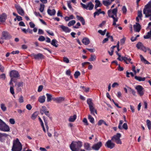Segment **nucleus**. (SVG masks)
<instances>
[{
	"label": "nucleus",
	"instance_id": "4468645a",
	"mask_svg": "<svg viewBox=\"0 0 151 151\" xmlns=\"http://www.w3.org/2000/svg\"><path fill=\"white\" fill-rule=\"evenodd\" d=\"M2 36L5 40H8L11 39L12 37V36L9 33L6 31H4L2 33Z\"/></svg>",
	"mask_w": 151,
	"mask_h": 151
},
{
	"label": "nucleus",
	"instance_id": "f704fd0d",
	"mask_svg": "<svg viewBox=\"0 0 151 151\" xmlns=\"http://www.w3.org/2000/svg\"><path fill=\"white\" fill-rule=\"evenodd\" d=\"M1 110L4 111H5L6 110V107L4 104L2 103L1 104Z\"/></svg>",
	"mask_w": 151,
	"mask_h": 151
},
{
	"label": "nucleus",
	"instance_id": "e433bc0d",
	"mask_svg": "<svg viewBox=\"0 0 151 151\" xmlns=\"http://www.w3.org/2000/svg\"><path fill=\"white\" fill-rule=\"evenodd\" d=\"M76 23V21L74 20H72L69 22L68 24V25L69 27H70Z\"/></svg>",
	"mask_w": 151,
	"mask_h": 151
},
{
	"label": "nucleus",
	"instance_id": "6e6552de",
	"mask_svg": "<svg viewBox=\"0 0 151 151\" xmlns=\"http://www.w3.org/2000/svg\"><path fill=\"white\" fill-rule=\"evenodd\" d=\"M9 76L11 78L14 79V78H17L19 76L18 72L14 70L11 71L9 73Z\"/></svg>",
	"mask_w": 151,
	"mask_h": 151
},
{
	"label": "nucleus",
	"instance_id": "39448f33",
	"mask_svg": "<svg viewBox=\"0 0 151 151\" xmlns=\"http://www.w3.org/2000/svg\"><path fill=\"white\" fill-rule=\"evenodd\" d=\"M121 135L120 133H118L112 137L111 140L115 142L117 144H121L122 143L120 138Z\"/></svg>",
	"mask_w": 151,
	"mask_h": 151
},
{
	"label": "nucleus",
	"instance_id": "864d4df0",
	"mask_svg": "<svg viewBox=\"0 0 151 151\" xmlns=\"http://www.w3.org/2000/svg\"><path fill=\"white\" fill-rule=\"evenodd\" d=\"M5 75L4 74H2L1 75H0V79L4 80L5 79Z\"/></svg>",
	"mask_w": 151,
	"mask_h": 151
},
{
	"label": "nucleus",
	"instance_id": "603ef678",
	"mask_svg": "<svg viewBox=\"0 0 151 151\" xmlns=\"http://www.w3.org/2000/svg\"><path fill=\"white\" fill-rule=\"evenodd\" d=\"M38 40L40 41H43L45 40V38L44 36H40Z\"/></svg>",
	"mask_w": 151,
	"mask_h": 151
},
{
	"label": "nucleus",
	"instance_id": "69168bd1",
	"mask_svg": "<svg viewBox=\"0 0 151 151\" xmlns=\"http://www.w3.org/2000/svg\"><path fill=\"white\" fill-rule=\"evenodd\" d=\"M9 122L12 124H14L15 123L14 120L13 119H9Z\"/></svg>",
	"mask_w": 151,
	"mask_h": 151
},
{
	"label": "nucleus",
	"instance_id": "c85d7f7f",
	"mask_svg": "<svg viewBox=\"0 0 151 151\" xmlns=\"http://www.w3.org/2000/svg\"><path fill=\"white\" fill-rule=\"evenodd\" d=\"M46 111V107L45 106H43L42 107V109L40 110V113L42 115Z\"/></svg>",
	"mask_w": 151,
	"mask_h": 151
},
{
	"label": "nucleus",
	"instance_id": "5fc2aeb1",
	"mask_svg": "<svg viewBox=\"0 0 151 151\" xmlns=\"http://www.w3.org/2000/svg\"><path fill=\"white\" fill-rule=\"evenodd\" d=\"M122 127V129H124L125 130H127L128 129V126L126 123H124Z\"/></svg>",
	"mask_w": 151,
	"mask_h": 151
},
{
	"label": "nucleus",
	"instance_id": "49530a36",
	"mask_svg": "<svg viewBox=\"0 0 151 151\" xmlns=\"http://www.w3.org/2000/svg\"><path fill=\"white\" fill-rule=\"evenodd\" d=\"M124 61L127 64H129V63L127 62V61L128 62H130L131 60V59L130 58H128L127 57H124Z\"/></svg>",
	"mask_w": 151,
	"mask_h": 151
},
{
	"label": "nucleus",
	"instance_id": "7ed1b4c3",
	"mask_svg": "<svg viewBox=\"0 0 151 151\" xmlns=\"http://www.w3.org/2000/svg\"><path fill=\"white\" fill-rule=\"evenodd\" d=\"M22 149V146L18 139L14 140L12 149V151H21Z\"/></svg>",
	"mask_w": 151,
	"mask_h": 151
},
{
	"label": "nucleus",
	"instance_id": "052dcab7",
	"mask_svg": "<svg viewBox=\"0 0 151 151\" xmlns=\"http://www.w3.org/2000/svg\"><path fill=\"white\" fill-rule=\"evenodd\" d=\"M26 108L28 110H30L32 108V106L31 104H27L26 106Z\"/></svg>",
	"mask_w": 151,
	"mask_h": 151
},
{
	"label": "nucleus",
	"instance_id": "37998d69",
	"mask_svg": "<svg viewBox=\"0 0 151 151\" xmlns=\"http://www.w3.org/2000/svg\"><path fill=\"white\" fill-rule=\"evenodd\" d=\"M101 11V9H100L97 11L95 12L93 14L94 17H95L96 15H99V14H100V12Z\"/></svg>",
	"mask_w": 151,
	"mask_h": 151
},
{
	"label": "nucleus",
	"instance_id": "bb28decb",
	"mask_svg": "<svg viewBox=\"0 0 151 151\" xmlns=\"http://www.w3.org/2000/svg\"><path fill=\"white\" fill-rule=\"evenodd\" d=\"M95 1L96 3V4L95 6V9H96L98 7H100L101 6V4L100 1L99 0H95Z\"/></svg>",
	"mask_w": 151,
	"mask_h": 151
},
{
	"label": "nucleus",
	"instance_id": "4be33fe9",
	"mask_svg": "<svg viewBox=\"0 0 151 151\" xmlns=\"http://www.w3.org/2000/svg\"><path fill=\"white\" fill-rule=\"evenodd\" d=\"M87 102L89 106V108L93 106L94 104L92 102V100L91 99H88L87 100Z\"/></svg>",
	"mask_w": 151,
	"mask_h": 151
},
{
	"label": "nucleus",
	"instance_id": "de8ad7c7",
	"mask_svg": "<svg viewBox=\"0 0 151 151\" xmlns=\"http://www.w3.org/2000/svg\"><path fill=\"white\" fill-rule=\"evenodd\" d=\"M142 17V11L141 10H139L138 12V17H139L141 19Z\"/></svg>",
	"mask_w": 151,
	"mask_h": 151
},
{
	"label": "nucleus",
	"instance_id": "774afa93",
	"mask_svg": "<svg viewBox=\"0 0 151 151\" xmlns=\"http://www.w3.org/2000/svg\"><path fill=\"white\" fill-rule=\"evenodd\" d=\"M29 24L30 25L31 28H33L35 27V25L34 23L31 22L29 23Z\"/></svg>",
	"mask_w": 151,
	"mask_h": 151
},
{
	"label": "nucleus",
	"instance_id": "6ab92c4d",
	"mask_svg": "<svg viewBox=\"0 0 151 151\" xmlns=\"http://www.w3.org/2000/svg\"><path fill=\"white\" fill-rule=\"evenodd\" d=\"M60 26L63 30L65 32H69L70 31V29H69L68 27L65 26L63 25H60Z\"/></svg>",
	"mask_w": 151,
	"mask_h": 151
},
{
	"label": "nucleus",
	"instance_id": "5701e85b",
	"mask_svg": "<svg viewBox=\"0 0 151 151\" xmlns=\"http://www.w3.org/2000/svg\"><path fill=\"white\" fill-rule=\"evenodd\" d=\"M45 100V96H40L38 99V101L41 103H44Z\"/></svg>",
	"mask_w": 151,
	"mask_h": 151
},
{
	"label": "nucleus",
	"instance_id": "473e14b6",
	"mask_svg": "<svg viewBox=\"0 0 151 151\" xmlns=\"http://www.w3.org/2000/svg\"><path fill=\"white\" fill-rule=\"evenodd\" d=\"M43 119L44 121L45 125L46 126V128L47 130H48L49 129V127L47 125V120L46 119L45 117L44 116L43 117Z\"/></svg>",
	"mask_w": 151,
	"mask_h": 151
},
{
	"label": "nucleus",
	"instance_id": "f03ea898",
	"mask_svg": "<svg viewBox=\"0 0 151 151\" xmlns=\"http://www.w3.org/2000/svg\"><path fill=\"white\" fill-rule=\"evenodd\" d=\"M82 146V142L78 141H73L70 145V147L72 151H79L80 148Z\"/></svg>",
	"mask_w": 151,
	"mask_h": 151
},
{
	"label": "nucleus",
	"instance_id": "423d86ee",
	"mask_svg": "<svg viewBox=\"0 0 151 151\" xmlns=\"http://www.w3.org/2000/svg\"><path fill=\"white\" fill-rule=\"evenodd\" d=\"M82 8L86 9H89L90 10H92L94 6V5L91 1L87 3L86 5L82 3H81Z\"/></svg>",
	"mask_w": 151,
	"mask_h": 151
},
{
	"label": "nucleus",
	"instance_id": "c9c22d12",
	"mask_svg": "<svg viewBox=\"0 0 151 151\" xmlns=\"http://www.w3.org/2000/svg\"><path fill=\"white\" fill-rule=\"evenodd\" d=\"M96 57L95 55H91V58L89 59L88 60L90 61H92L95 60L96 59Z\"/></svg>",
	"mask_w": 151,
	"mask_h": 151
},
{
	"label": "nucleus",
	"instance_id": "e2e57ef3",
	"mask_svg": "<svg viewBox=\"0 0 151 151\" xmlns=\"http://www.w3.org/2000/svg\"><path fill=\"white\" fill-rule=\"evenodd\" d=\"M128 88L132 92V93L134 96H136V92L134 90L132 89L131 88L128 87Z\"/></svg>",
	"mask_w": 151,
	"mask_h": 151
},
{
	"label": "nucleus",
	"instance_id": "aec40b11",
	"mask_svg": "<svg viewBox=\"0 0 151 151\" xmlns=\"http://www.w3.org/2000/svg\"><path fill=\"white\" fill-rule=\"evenodd\" d=\"M82 42L85 45H87L89 44L90 41L88 38L84 37L83 39Z\"/></svg>",
	"mask_w": 151,
	"mask_h": 151
},
{
	"label": "nucleus",
	"instance_id": "0eeeda50",
	"mask_svg": "<svg viewBox=\"0 0 151 151\" xmlns=\"http://www.w3.org/2000/svg\"><path fill=\"white\" fill-rule=\"evenodd\" d=\"M143 13L146 17H150L149 19L151 21V9L150 8H144L143 10Z\"/></svg>",
	"mask_w": 151,
	"mask_h": 151
},
{
	"label": "nucleus",
	"instance_id": "9d476101",
	"mask_svg": "<svg viewBox=\"0 0 151 151\" xmlns=\"http://www.w3.org/2000/svg\"><path fill=\"white\" fill-rule=\"evenodd\" d=\"M135 89L137 90V93L140 96H142L144 93L143 91L144 88L140 85L137 86L135 87Z\"/></svg>",
	"mask_w": 151,
	"mask_h": 151
},
{
	"label": "nucleus",
	"instance_id": "2f4dec72",
	"mask_svg": "<svg viewBox=\"0 0 151 151\" xmlns=\"http://www.w3.org/2000/svg\"><path fill=\"white\" fill-rule=\"evenodd\" d=\"M147 125L149 129L150 130L151 129V122L149 119H147L146 121Z\"/></svg>",
	"mask_w": 151,
	"mask_h": 151
},
{
	"label": "nucleus",
	"instance_id": "412c9836",
	"mask_svg": "<svg viewBox=\"0 0 151 151\" xmlns=\"http://www.w3.org/2000/svg\"><path fill=\"white\" fill-rule=\"evenodd\" d=\"M84 148L87 150H91L90 144L86 142L84 144Z\"/></svg>",
	"mask_w": 151,
	"mask_h": 151
},
{
	"label": "nucleus",
	"instance_id": "79ce46f5",
	"mask_svg": "<svg viewBox=\"0 0 151 151\" xmlns=\"http://www.w3.org/2000/svg\"><path fill=\"white\" fill-rule=\"evenodd\" d=\"M67 5L69 7V8L70 9V10L73 11V9L72 8L71 6V5L70 3H71V1H67Z\"/></svg>",
	"mask_w": 151,
	"mask_h": 151
},
{
	"label": "nucleus",
	"instance_id": "4c0bfd02",
	"mask_svg": "<svg viewBox=\"0 0 151 151\" xmlns=\"http://www.w3.org/2000/svg\"><path fill=\"white\" fill-rule=\"evenodd\" d=\"M45 8V5L42 4H40V8L39 10L40 11L42 12L44 11Z\"/></svg>",
	"mask_w": 151,
	"mask_h": 151
},
{
	"label": "nucleus",
	"instance_id": "1a4fd4ad",
	"mask_svg": "<svg viewBox=\"0 0 151 151\" xmlns=\"http://www.w3.org/2000/svg\"><path fill=\"white\" fill-rule=\"evenodd\" d=\"M30 56L32 57H33L36 60L42 59L44 58V55L40 53H39L37 54L32 53Z\"/></svg>",
	"mask_w": 151,
	"mask_h": 151
},
{
	"label": "nucleus",
	"instance_id": "c03bdc74",
	"mask_svg": "<svg viewBox=\"0 0 151 151\" xmlns=\"http://www.w3.org/2000/svg\"><path fill=\"white\" fill-rule=\"evenodd\" d=\"M123 121L122 120H120L119 121V125L118 127V128L120 129H122V124H123Z\"/></svg>",
	"mask_w": 151,
	"mask_h": 151
},
{
	"label": "nucleus",
	"instance_id": "72a5a7b5",
	"mask_svg": "<svg viewBox=\"0 0 151 151\" xmlns=\"http://www.w3.org/2000/svg\"><path fill=\"white\" fill-rule=\"evenodd\" d=\"M64 100V98L63 97L57 98V102L60 103Z\"/></svg>",
	"mask_w": 151,
	"mask_h": 151
},
{
	"label": "nucleus",
	"instance_id": "6e6d98bb",
	"mask_svg": "<svg viewBox=\"0 0 151 151\" xmlns=\"http://www.w3.org/2000/svg\"><path fill=\"white\" fill-rule=\"evenodd\" d=\"M151 6V1H149L148 3L145 6V8H150Z\"/></svg>",
	"mask_w": 151,
	"mask_h": 151
},
{
	"label": "nucleus",
	"instance_id": "cd10ccee",
	"mask_svg": "<svg viewBox=\"0 0 151 151\" xmlns=\"http://www.w3.org/2000/svg\"><path fill=\"white\" fill-rule=\"evenodd\" d=\"M46 95L47 97V102L50 101L52 99V96L51 94L47 93Z\"/></svg>",
	"mask_w": 151,
	"mask_h": 151
},
{
	"label": "nucleus",
	"instance_id": "680f3d73",
	"mask_svg": "<svg viewBox=\"0 0 151 151\" xmlns=\"http://www.w3.org/2000/svg\"><path fill=\"white\" fill-rule=\"evenodd\" d=\"M125 37H124L122 39H121L120 40V43L121 45H123L125 42Z\"/></svg>",
	"mask_w": 151,
	"mask_h": 151
},
{
	"label": "nucleus",
	"instance_id": "9b49d317",
	"mask_svg": "<svg viewBox=\"0 0 151 151\" xmlns=\"http://www.w3.org/2000/svg\"><path fill=\"white\" fill-rule=\"evenodd\" d=\"M15 6L16 9L18 13L22 16H23L24 14V12L23 9L19 5L15 4Z\"/></svg>",
	"mask_w": 151,
	"mask_h": 151
},
{
	"label": "nucleus",
	"instance_id": "338daca9",
	"mask_svg": "<svg viewBox=\"0 0 151 151\" xmlns=\"http://www.w3.org/2000/svg\"><path fill=\"white\" fill-rule=\"evenodd\" d=\"M0 70L2 72L4 71V67L0 63Z\"/></svg>",
	"mask_w": 151,
	"mask_h": 151
},
{
	"label": "nucleus",
	"instance_id": "bf43d9fd",
	"mask_svg": "<svg viewBox=\"0 0 151 151\" xmlns=\"http://www.w3.org/2000/svg\"><path fill=\"white\" fill-rule=\"evenodd\" d=\"M122 11L123 13L125 14L126 13L127 9L125 6H123L122 8Z\"/></svg>",
	"mask_w": 151,
	"mask_h": 151
},
{
	"label": "nucleus",
	"instance_id": "dca6fc26",
	"mask_svg": "<svg viewBox=\"0 0 151 151\" xmlns=\"http://www.w3.org/2000/svg\"><path fill=\"white\" fill-rule=\"evenodd\" d=\"M134 30L136 32H139L141 29V26L139 24L136 23V24L133 25Z\"/></svg>",
	"mask_w": 151,
	"mask_h": 151
},
{
	"label": "nucleus",
	"instance_id": "a18cd8bd",
	"mask_svg": "<svg viewBox=\"0 0 151 151\" xmlns=\"http://www.w3.org/2000/svg\"><path fill=\"white\" fill-rule=\"evenodd\" d=\"M80 75V73L78 71H76L74 74V76L75 78H78V76Z\"/></svg>",
	"mask_w": 151,
	"mask_h": 151
},
{
	"label": "nucleus",
	"instance_id": "a878e982",
	"mask_svg": "<svg viewBox=\"0 0 151 151\" xmlns=\"http://www.w3.org/2000/svg\"><path fill=\"white\" fill-rule=\"evenodd\" d=\"M134 78L139 81H144L145 79V77L142 78L141 77L137 76H135Z\"/></svg>",
	"mask_w": 151,
	"mask_h": 151
},
{
	"label": "nucleus",
	"instance_id": "f8f14e48",
	"mask_svg": "<svg viewBox=\"0 0 151 151\" xmlns=\"http://www.w3.org/2000/svg\"><path fill=\"white\" fill-rule=\"evenodd\" d=\"M111 140H109L105 144V146L108 148L112 149L115 147V144L112 142Z\"/></svg>",
	"mask_w": 151,
	"mask_h": 151
},
{
	"label": "nucleus",
	"instance_id": "09e8293b",
	"mask_svg": "<svg viewBox=\"0 0 151 151\" xmlns=\"http://www.w3.org/2000/svg\"><path fill=\"white\" fill-rule=\"evenodd\" d=\"M13 87L14 86H11L10 88V92L12 95H14V94Z\"/></svg>",
	"mask_w": 151,
	"mask_h": 151
},
{
	"label": "nucleus",
	"instance_id": "20e7f679",
	"mask_svg": "<svg viewBox=\"0 0 151 151\" xmlns=\"http://www.w3.org/2000/svg\"><path fill=\"white\" fill-rule=\"evenodd\" d=\"M0 130L4 132H9L10 129L9 126L0 119Z\"/></svg>",
	"mask_w": 151,
	"mask_h": 151
},
{
	"label": "nucleus",
	"instance_id": "f3484780",
	"mask_svg": "<svg viewBox=\"0 0 151 151\" xmlns=\"http://www.w3.org/2000/svg\"><path fill=\"white\" fill-rule=\"evenodd\" d=\"M7 18V16L5 13H3L0 15V21L1 22H5Z\"/></svg>",
	"mask_w": 151,
	"mask_h": 151
},
{
	"label": "nucleus",
	"instance_id": "b1692460",
	"mask_svg": "<svg viewBox=\"0 0 151 151\" xmlns=\"http://www.w3.org/2000/svg\"><path fill=\"white\" fill-rule=\"evenodd\" d=\"M144 38L145 39H150L151 40V29L146 35L144 36Z\"/></svg>",
	"mask_w": 151,
	"mask_h": 151
},
{
	"label": "nucleus",
	"instance_id": "3c124183",
	"mask_svg": "<svg viewBox=\"0 0 151 151\" xmlns=\"http://www.w3.org/2000/svg\"><path fill=\"white\" fill-rule=\"evenodd\" d=\"M63 61L64 62L67 63H68L69 62V60L66 57H63Z\"/></svg>",
	"mask_w": 151,
	"mask_h": 151
},
{
	"label": "nucleus",
	"instance_id": "a211bd4d",
	"mask_svg": "<svg viewBox=\"0 0 151 151\" xmlns=\"http://www.w3.org/2000/svg\"><path fill=\"white\" fill-rule=\"evenodd\" d=\"M47 12L48 14L50 16H53L55 14L56 11L54 9L51 10L48 8L47 10Z\"/></svg>",
	"mask_w": 151,
	"mask_h": 151
},
{
	"label": "nucleus",
	"instance_id": "2eb2a0df",
	"mask_svg": "<svg viewBox=\"0 0 151 151\" xmlns=\"http://www.w3.org/2000/svg\"><path fill=\"white\" fill-rule=\"evenodd\" d=\"M102 143L101 142H99L97 143L94 144L92 147V148L95 150H98L101 147Z\"/></svg>",
	"mask_w": 151,
	"mask_h": 151
},
{
	"label": "nucleus",
	"instance_id": "7c9ffc66",
	"mask_svg": "<svg viewBox=\"0 0 151 151\" xmlns=\"http://www.w3.org/2000/svg\"><path fill=\"white\" fill-rule=\"evenodd\" d=\"M56 42L57 41L55 39H53L52 41L51 44L53 46L55 47H58V44H56Z\"/></svg>",
	"mask_w": 151,
	"mask_h": 151
},
{
	"label": "nucleus",
	"instance_id": "c756f323",
	"mask_svg": "<svg viewBox=\"0 0 151 151\" xmlns=\"http://www.w3.org/2000/svg\"><path fill=\"white\" fill-rule=\"evenodd\" d=\"M76 118V115H74L73 116L70 117L69 119V121L70 122H73L75 121Z\"/></svg>",
	"mask_w": 151,
	"mask_h": 151
},
{
	"label": "nucleus",
	"instance_id": "f257e3e1",
	"mask_svg": "<svg viewBox=\"0 0 151 151\" xmlns=\"http://www.w3.org/2000/svg\"><path fill=\"white\" fill-rule=\"evenodd\" d=\"M118 11L117 7L113 9V10L110 9L108 11V16L109 17L112 18L113 19V22L112 25H116V27L119 26L118 24H116V22L118 21V18L117 17V13Z\"/></svg>",
	"mask_w": 151,
	"mask_h": 151
},
{
	"label": "nucleus",
	"instance_id": "8fccbe9b",
	"mask_svg": "<svg viewBox=\"0 0 151 151\" xmlns=\"http://www.w3.org/2000/svg\"><path fill=\"white\" fill-rule=\"evenodd\" d=\"M37 116V113L36 112H35L32 114L31 116V118L32 119L34 120L36 119Z\"/></svg>",
	"mask_w": 151,
	"mask_h": 151
},
{
	"label": "nucleus",
	"instance_id": "58836bf2",
	"mask_svg": "<svg viewBox=\"0 0 151 151\" xmlns=\"http://www.w3.org/2000/svg\"><path fill=\"white\" fill-rule=\"evenodd\" d=\"M88 119L92 123H94V119L91 115H88Z\"/></svg>",
	"mask_w": 151,
	"mask_h": 151
},
{
	"label": "nucleus",
	"instance_id": "393cba45",
	"mask_svg": "<svg viewBox=\"0 0 151 151\" xmlns=\"http://www.w3.org/2000/svg\"><path fill=\"white\" fill-rule=\"evenodd\" d=\"M89 109L91 111V114H93V115H95L94 114V112H95L96 114H97V111L95 109L94 106L90 107L89 108Z\"/></svg>",
	"mask_w": 151,
	"mask_h": 151
},
{
	"label": "nucleus",
	"instance_id": "13d9d810",
	"mask_svg": "<svg viewBox=\"0 0 151 151\" xmlns=\"http://www.w3.org/2000/svg\"><path fill=\"white\" fill-rule=\"evenodd\" d=\"M19 101L20 103H22L24 102L23 98L22 96H20L19 97Z\"/></svg>",
	"mask_w": 151,
	"mask_h": 151
},
{
	"label": "nucleus",
	"instance_id": "a19ab883",
	"mask_svg": "<svg viewBox=\"0 0 151 151\" xmlns=\"http://www.w3.org/2000/svg\"><path fill=\"white\" fill-rule=\"evenodd\" d=\"M102 3L104 5L106 6H108L111 4L107 0H103L102 1Z\"/></svg>",
	"mask_w": 151,
	"mask_h": 151
},
{
	"label": "nucleus",
	"instance_id": "0e129e2a",
	"mask_svg": "<svg viewBox=\"0 0 151 151\" xmlns=\"http://www.w3.org/2000/svg\"><path fill=\"white\" fill-rule=\"evenodd\" d=\"M43 86H42V85H40V86L39 87H38V92H41L42 89H43Z\"/></svg>",
	"mask_w": 151,
	"mask_h": 151
},
{
	"label": "nucleus",
	"instance_id": "ea45409f",
	"mask_svg": "<svg viewBox=\"0 0 151 151\" xmlns=\"http://www.w3.org/2000/svg\"><path fill=\"white\" fill-rule=\"evenodd\" d=\"M15 86H17L18 88L19 89V87L22 86L23 82H20L16 83Z\"/></svg>",
	"mask_w": 151,
	"mask_h": 151
},
{
	"label": "nucleus",
	"instance_id": "ddd939ff",
	"mask_svg": "<svg viewBox=\"0 0 151 151\" xmlns=\"http://www.w3.org/2000/svg\"><path fill=\"white\" fill-rule=\"evenodd\" d=\"M136 47L138 49H141L145 52H146L147 51V49L140 42H139L137 43L136 45Z\"/></svg>",
	"mask_w": 151,
	"mask_h": 151
},
{
	"label": "nucleus",
	"instance_id": "4d7b16f0",
	"mask_svg": "<svg viewBox=\"0 0 151 151\" xmlns=\"http://www.w3.org/2000/svg\"><path fill=\"white\" fill-rule=\"evenodd\" d=\"M76 18L78 20L80 21L81 22L84 19V18L83 17L80 16L78 15L76 16Z\"/></svg>",
	"mask_w": 151,
	"mask_h": 151
}]
</instances>
